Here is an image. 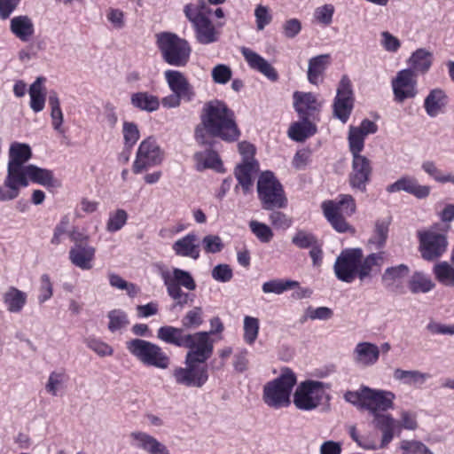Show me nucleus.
<instances>
[{
	"instance_id": "obj_44",
	"label": "nucleus",
	"mask_w": 454,
	"mask_h": 454,
	"mask_svg": "<svg viewBox=\"0 0 454 454\" xmlns=\"http://www.w3.org/2000/svg\"><path fill=\"white\" fill-rule=\"evenodd\" d=\"M408 286L412 294L428 293L433 290L435 284L427 275L422 272H414L408 282Z\"/></svg>"
},
{
	"instance_id": "obj_24",
	"label": "nucleus",
	"mask_w": 454,
	"mask_h": 454,
	"mask_svg": "<svg viewBox=\"0 0 454 454\" xmlns=\"http://www.w3.org/2000/svg\"><path fill=\"white\" fill-rule=\"evenodd\" d=\"M95 253L94 247L77 244L69 250L68 258L75 267L82 270H89L93 267Z\"/></svg>"
},
{
	"instance_id": "obj_22",
	"label": "nucleus",
	"mask_w": 454,
	"mask_h": 454,
	"mask_svg": "<svg viewBox=\"0 0 454 454\" xmlns=\"http://www.w3.org/2000/svg\"><path fill=\"white\" fill-rule=\"evenodd\" d=\"M200 244L198 236L190 232L176 240L172 245V250L177 256L197 260L200 256Z\"/></svg>"
},
{
	"instance_id": "obj_48",
	"label": "nucleus",
	"mask_w": 454,
	"mask_h": 454,
	"mask_svg": "<svg viewBox=\"0 0 454 454\" xmlns=\"http://www.w3.org/2000/svg\"><path fill=\"white\" fill-rule=\"evenodd\" d=\"M260 329V322L257 317L252 316H245L243 319V339L244 341L252 345L256 340Z\"/></svg>"
},
{
	"instance_id": "obj_10",
	"label": "nucleus",
	"mask_w": 454,
	"mask_h": 454,
	"mask_svg": "<svg viewBox=\"0 0 454 454\" xmlns=\"http://www.w3.org/2000/svg\"><path fill=\"white\" fill-rule=\"evenodd\" d=\"M361 248H348L343 250L337 257L333 269L338 279L351 283L359 275Z\"/></svg>"
},
{
	"instance_id": "obj_64",
	"label": "nucleus",
	"mask_w": 454,
	"mask_h": 454,
	"mask_svg": "<svg viewBox=\"0 0 454 454\" xmlns=\"http://www.w3.org/2000/svg\"><path fill=\"white\" fill-rule=\"evenodd\" d=\"M106 20L117 30L122 29L126 26L125 13L118 8H109L106 11Z\"/></svg>"
},
{
	"instance_id": "obj_20",
	"label": "nucleus",
	"mask_w": 454,
	"mask_h": 454,
	"mask_svg": "<svg viewBox=\"0 0 454 454\" xmlns=\"http://www.w3.org/2000/svg\"><path fill=\"white\" fill-rule=\"evenodd\" d=\"M352 358L358 366H372L379 361L380 348L370 341H360L352 351Z\"/></svg>"
},
{
	"instance_id": "obj_40",
	"label": "nucleus",
	"mask_w": 454,
	"mask_h": 454,
	"mask_svg": "<svg viewBox=\"0 0 454 454\" xmlns=\"http://www.w3.org/2000/svg\"><path fill=\"white\" fill-rule=\"evenodd\" d=\"M435 279L446 287H454V267L448 262H440L434 265Z\"/></svg>"
},
{
	"instance_id": "obj_17",
	"label": "nucleus",
	"mask_w": 454,
	"mask_h": 454,
	"mask_svg": "<svg viewBox=\"0 0 454 454\" xmlns=\"http://www.w3.org/2000/svg\"><path fill=\"white\" fill-rule=\"evenodd\" d=\"M352 170L348 176L349 184L353 189L364 192L372 172L371 161L362 154L352 156Z\"/></svg>"
},
{
	"instance_id": "obj_11",
	"label": "nucleus",
	"mask_w": 454,
	"mask_h": 454,
	"mask_svg": "<svg viewBox=\"0 0 454 454\" xmlns=\"http://www.w3.org/2000/svg\"><path fill=\"white\" fill-rule=\"evenodd\" d=\"M162 160L163 152L160 147L155 139L148 137L142 141L138 147L132 170L135 174H139L149 168L160 164Z\"/></svg>"
},
{
	"instance_id": "obj_52",
	"label": "nucleus",
	"mask_w": 454,
	"mask_h": 454,
	"mask_svg": "<svg viewBox=\"0 0 454 454\" xmlns=\"http://www.w3.org/2000/svg\"><path fill=\"white\" fill-rule=\"evenodd\" d=\"M364 139L365 137L362 135V131L357 129L356 126H349L348 142L352 156L361 155L360 153L364 147Z\"/></svg>"
},
{
	"instance_id": "obj_29",
	"label": "nucleus",
	"mask_w": 454,
	"mask_h": 454,
	"mask_svg": "<svg viewBox=\"0 0 454 454\" xmlns=\"http://www.w3.org/2000/svg\"><path fill=\"white\" fill-rule=\"evenodd\" d=\"M409 272V267L403 263L387 267L381 274L380 280L387 289L396 292L402 286L403 281Z\"/></svg>"
},
{
	"instance_id": "obj_50",
	"label": "nucleus",
	"mask_w": 454,
	"mask_h": 454,
	"mask_svg": "<svg viewBox=\"0 0 454 454\" xmlns=\"http://www.w3.org/2000/svg\"><path fill=\"white\" fill-rule=\"evenodd\" d=\"M170 283H176L179 287H184L189 291L196 289V282L192 274L184 270L179 268H174L172 271V277H169Z\"/></svg>"
},
{
	"instance_id": "obj_21",
	"label": "nucleus",
	"mask_w": 454,
	"mask_h": 454,
	"mask_svg": "<svg viewBox=\"0 0 454 454\" xmlns=\"http://www.w3.org/2000/svg\"><path fill=\"white\" fill-rule=\"evenodd\" d=\"M240 51L250 68L262 74L270 81L278 80V72L264 58L249 48L243 47Z\"/></svg>"
},
{
	"instance_id": "obj_2",
	"label": "nucleus",
	"mask_w": 454,
	"mask_h": 454,
	"mask_svg": "<svg viewBox=\"0 0 454 454\" xmlns=\"http://www.w3.org/2000/svg\"><path fill=\"white\" fill-rule=\"evenodd\" d=\"M156 44L163 60L174 67H184L191 56L189 43L171 32H161L155 35Z\"/></svg>"
},
{
	"instance_id": "obj_19",
	"label": "nucleus",
	"mask_w": 454,
	"mask_h": 454,
	"mask_svg": "<svg viewBox=\"0 0 454 454\" xmlns=\"http://www.w3.org/2000/svg\"><path fill=\"white\" fill-rule=\"evenodd\" d=\"M386 190L389 193L405 192L419 200L427 198L431 192L430 186L419 184L415 177L410 176L400 177L395 183L387 185Z\"/></svg>"
},
{
	"instance_id": "obj_57",
	"label": "nucleus",
	"mask_w": 454,
	"mask_h": 454,
	"mask_svg": "<svg viewBox=\"0 0 454 454\" xmlns=\"http://www.w3.org/2000/svg\"><path fill=\"white\" fill-rule=\"evenodd\" d=\"M202 309L194 307L190 309L182 319V325L185 329L197 328L203 323Z\"/></svg>"
},
{
	"instance_id": "obj_32",
	"label": "nucleus",
	"mask_w": 454,
	"mask_h": 454,
	"mask_svg": "<svg viewBox=\"0 0 454 454\" xmlns=\"http://www.w3.org/2000/svg\"><path fill=\"white\" fill-rule=\"evenodd\" d=\"M27 294L14 286L9 287L3 294V302L6 309L12 314L20 313L27 304Z\"/></svg>"
},
{
	"instance_id": "obj_14",
	"label": "nucleus",
	"mask_w": 454,
	"mask_h": 454,
	"mask_svg": "<svg viewBox=\"0 0 454 454\" xmlns=\"http://www.w3.org/2000/svg\"><path fill=\"white\" fill-rule=\"evenodd\" d=\"M354 106L353 91L348 77L341 78L333 102V115L342 123H346Z\"/></svg>"
},
{
	"instance_id": "obj_35",
	"label": "nucleus",
	"mask_w": 454,
	"mask_h": 454,
	"mask_svg": "<svg viewBox=\"0 0 454 454\" xmlns=\"http://www.w3.org/2000/svg\"><path fill=\"white\" fill-rule=\"evenodd\" d=\"M258 162H242L235 168V176L244 192H247L253 185V176L258 172Z\"/></svg>"
},
{
	"instance_id": "obj_12",
	"label": "nucleus",
	"mask_w": 454,
	"mask_h": 454,
	"mask_svg": "<svg viewBox=\"0 0 454 454\" xmlns=\"http://www.w3.org/2000/svg\"><path fill=\"white\" fill-rule=\"evenodd\" d=\"M184 348H188L184 358L188 361L205 364L213 354L214 344L209 333L197 332L188 335L186 345Z\"/></svg>"
},
{
	"instance_id": "obj_41",
	"label": "nucleus",
	"mask_w": 454,
	"mask_h": 454,
	"mask_svg": "<svg viewBox=\"0 0 454 454\" xmlns=\"http://www.w3.org/2000/svg\"><path fill=\"white\" fill-rule=\"evenodd\" d=\"M328 54H321L309 60L308 79L312 84H317L320 75L324 73L328 64Z\"/></svg>"
},
{
	"instance_id": "obj_25",
	"label": "nucleus",
	"mask_w": 454,
	"mask_h": 454,
	"mask_svg": "<svg viewBox=\"0 0 454 454\" xmlns=\"http://www.w3.org/2000/svg\"><path fill=\"white\" fill-rule=\"evenodd\" d=\"M168 85L172 92L184 95V100L190 102L194 98L192 86L185 76L176 70H167L164 74Z\"/></svg>"
},
{
	"instance_id": "obj_51",
	"label": "nucleus",
	"mask_w": 454,
	"mask_h": 454,
	"mask_svg": "<svg viewBox=\"0 0 454 454\" xmlns=\"http://www.w3.org/2000/svg\"><path fill=\"white\" fill-rule=\"evenodd\" d=\"M107 317L109 319L108 330L111 333H115L126 328L129 320L126 312L121 309H113L108 312Z\"/></svg>"
},
{
	"instance_id": "obj_56",
	"label": "nucleus",
	"mask_w": 454,
	"mask_h": 454,
	"mask_svg": "<svg viewBox=\"0 0 454 454\" xmlns=\"http://www.w3.org/2000/svg\"><path fill=\"white\" fill-rule=\"evenodd\" d=\"M397 434L401 432V429L416 430L418 428L417 414L411 411L402 410L400 412V419L397 420Z\"/></svg>"
},
{
	"instance_id": "obj_60",
	"label": "nucleus",
	"mask_w": 454,
	"mask_h": 454,
	"mask_svg": "<svg viewBox=\"0 0 454 454\" xmlns=\"http://www.w3.org/2000/svg\"><path fill=\"white\" fill-rule=\"evenodd\" d=\"M400 450L405 454H427L429 449L421 442L415 440H403L400 442Z\"/></svg>"
},
{
	"instance_id": "obj_4",
	"label": "nucleus",
	"mask_w": 454,
	"mask_h": 454,
	"mask_svg": "<svg viewBox=\"0 0 454 454\" xmlns=\"http://www.w3.org/2000/svg\"><path fill=\"white\" fill-rule=\"evenodd\" d=\"M125 345L129 354L145 365L161 370H166L170 365L169 356L153 342L136 338L126 341Z\"/></svg>"
},
{
	"instance_id": "obj_34",
	"label": "nucleus",
	"mask_w": 454,
	"mask_h": 454,
	"mask_svg": "<svg viewBox=\"0 0 454 454\" xmlns=\"http://www.w3.org/2000/svg\"><path fill=\"white\" fill-rule=\"evenodd\" d=\"M447 104V97L443 90L440 89L432 90L426 97L424 108L430 117H436L442 113Z\"/></svg>"
},
{
	"instance_id": "obj_63",
	"label": "nucleus",
	"mask_w": 454,
	"mask_h": 454,
	"mask_svg": "<svg viewBox=\"0 0 454 454\" xmlns=\"http://www.w3.org/2000/svg\"><path fill=\"white\" fill-rule=\"evenodd\" d=\"M39 295L37 297L40 304L44 303L50 300L53 295V286L48 274H43L40 278V289Z\"/></svg>"
},
{
	"instance_id": "obj_61",
	"label": "nucleus",
	"mask_w": 454,
	"mask_h": 454,
	"mask_svg": "<svg viewBox=\"0 0 454 454\" xmlns=\"http://www.w3.org/2000/svg\"><path fill=\"white\" fill-rule=\"evenodd\" d=\"M211 75L214 82L226 84L231 79L232 71L228 66L218 64L212 69Z\"/></svg>"
},
{
	"instance_id": "obj_26",
	"label": "nucleus",
	"mask_w": 454,
	"mask_h": 454,
	"mask_svg": "<svg viewBox=\"0 0 454 454\" xmlns=\"http://www.w3.org/2000/svg\"><path fill=\"white\" fill-rule=\"evenodd\" d=\"M372 424L382 432L380 442V448H385L394 438V435L398 427L397 420H395L390 414L385 412H379L372 414Z\"/></svg>"
},
{
	"instance_id": "obj_49",
	"label": "nucleus",
	"mask_w": 454,
	"mask_h": 454,
	"mask_svg": "<svg viewBox=\"0 0 454 454\" xmlns=\"http://www.w3.org/2000/svg\"><path fill=\"white\" fill-rule=\"evenodd\" d=\"M299 282L294 280L272 279L262 284V290L264 294H281L284 292L298 286Z\"/></svg>"
},
{
	"instance_id": "obj_59",
	"label": "nucleus",
	"mask_w": 454,
	"mask_h": 454,
	"mask_svg": "<svg viewBox=\"0 0 454 454\" xmlns=\"http://www.w3.org/2000/svg\"><path fill=\"white\" fill-rule=\"evenodd\" d=\"M66 381V375L63 372H53L50 374L45 389L51 395L56 396L63 387Z\"/></svg>"
},
{
	"instance_id": "obj_46",
	"label": "nucleus",
	"mask_w": 454,
	"mask_h": 454,
	"mask_svg": "<svg viewBox=\"0 0 454 454\" xmlns=\"http://www.w3.org/2000/svg\"><path fill=\"white\" fill-rule=\"evenodd\" d=\"M194 158L199 170L205 168L218 170L222 167V161L218 154L212 150L196 153Z\"/></svg>"
},
{
	"instance_id": "obj_23",
	"label": "nucleus",
	"mask_w": 454,
	"mask_h": 454,
	"mask_svg": "<svg viewBox=\"0 0 454 454\" xmlns=\"http://www.w3.org/2000/svg\"><path fill=\"white\" fill-rule=\"evenodd\" d=\"M129 437L134 447L148 454H169L168 450L164 444L146 433L135 431L129 434Z\"/></svg>"
},
{
	"instance_id": "obj_62",
	"label": "nucleus",
	"mask_w": 454,
	"mask_h": 454,
	"mask_svg": "<svg viewBox=\"0 0 454 454\" xmlns=\"http://www.w3.org/2000/svg\"><path fill=\"white\" fill-rule=\"evenodd\" d=\"M201 244L207 254H216L223 248L222 239L217 235L209 234L205 236L201 240Z\"/></svg>"
},
{
	"instance_id": "obj_43",
	"label": "nucleus",
	"mask_w": 454,
	"mask_h": 454,
	"mask_svg": "<svg viewBox=\"0 0 454 454\" xmlns=\"http://www.w3.org/2000/svg\"><path fill=\"white\" fill-rule=\"evenodd\" d=\"M162 278L167 287V292L168 295L176 301V305L183 307L189 301H192L193 295H191L188 293H184L182 288L179 287V285H176V283H170L168 272L162 273Z\"/></svg>"
},
{
	"instance_id": "obj_53",
	"label": "nucleus",
	"mask_w": 454,
	"mask_h": 454,
	"mask_svg": "<svg viewBox=\"0 0 454 454\" xmlns=\"http://www.w3.org/2000/svg\"><path fill=\"white\" fill-rule=\"evenodd\" d=\"M128 221V213L124 209H117L109 213L106 229L108 232L120 231Z\"/></svg>"
},
{
	"instance_id": "obj_5",
	"label": "nucleus",
	"mask_w": 454,
	"mask_h": 454,
	"mask_svg": "<svg viewBox=\"0 0 454 454\" xmlns=\"http://www.w3.org/2000/svg\"><path fill=\"white\" fill-rule=\"evenodd\" d=\"M258 198L265 210L285 208L287 206V198L282 184L272 172H262L257 181Z\"/></svg>"
},
{
	"instance_id": "obj_9",
	"label": "nucleus",
	"mask_w": 454,
	"mask_h": 454,
	"mask_svg": "<svg viewBox=\"0 0 454 454\" xmlns=\"http://www.w3.org/2000/svg\"><path fill=\"white\" fill-rule=\"evenodd\" d=\"M184 367L173 370V377L176 384L185 387H202L208 380V372L201 363L188 361L184 358Z\"/></svg>"
},
{
	"instance_id": "obj_1",
	"label": "nucleus",
	"mask_w": 454,
	"mask_h": 454,
	"mask_svg": "<svg viewBox=\"0 0 454 454\" xmlns=\"http://www.w3.org/2000/svg\"><path fill=\"white\" fill-rule=\"evenodd\" d=\"M240 135L235 114L224 102L212 100L205 104L200 124L195 129V138L200 144H210L207 136L232 143L238 141Z\"/></svg>"
},
{
	"instance_id": "obj_31",
	"label": "nucleus",
	"mask_w": 454,
	"mask_h": 454,
	"mask_svg": "<svg viewBox=\"0 0 454 454\" xmlns=\"http://www.w3.org/2000/svg\"><path fill=\"white\" fill-rule=\"evenodd\" d=\"M189 334L190 333H186L184 332V328L175 327L172 325L160 326L157 330V338L160 340L176 347L184 348V346L186 345Z\"/></svg>"
},
{
	"instance_id": "obj_42",
	"label": "nucleus",
	"mask_w": 454,
	"mask_h": 454,
	"mask_svg": "<svg viewBox=\"0 0 454 454\" xmlns=\"http://www.w3.org/2000/svg\"><path fill=\"white\" fill-rule=\"evenodd\" d=\"M432 53L425 49H419L412 53L409 63L412 71L425 74L432 65Z\"/></svg>"
},
{
	"instance_id": "obj_37",
	"label": "nucleus",
	"mask_w": 454,
	"mask_h": 454,
	"mask_svg": "<svg viewBox=\"0 0 454 454\" xmlns=\"http://www.w3.org/2000/svg\"><path fill=\"white\" fill-rule=\"evenodd\" d=\"M430 378L431 375L429 373L422 372L418 370H403L398 368L394 371L395 380L413 387L422 386Z\"/></svg>"
},
{
	"instance_id": "obj_33",
	"label": "nucleus",
	"mask_w": 454,
	"mask_h": 454,
	"mask_svg": "<svg viewBox=\"0 0 454 454\" xmlns=\"http://www.w3.org/2000/svg\"><path fill=\"white\" fill-rule=\"evenodd\" d=\"M23 177L26 181V184H21L22 187H27L29 181L43 186H51L53 184L52 172L34 164H28L27 167H26V169L23 171Z\"/></svg>"
},
{
	"instance_id": "obj_55",
	"label": "nucleus",
	"mask_w": 454,
	"mask_h": 454,
	"mask_svg": "<svg viewBox=\"0 0 454 454\" xmlns=\"http://www.w3.org/2000/svg\"><path fill=\"white\" fill-rule=\"evenodd\" d=\"M84 343L99 356H110L114 353L113 348L99 339L89 337L84 340Z\"/></svg>"
},
{
	"instance_id": "obj_18",
	"label": "nucleus",
	"mask_w": 454,
	"mask_h": 454,
	"mask_svg": "<svg viewBox=\"0 0 454 454\" xmlns=\"http://www.w3.org/2000/svg\"><path fill=\"white\" fill-rule=\"evenodd\" d=\"M187 19L192 22L197 41L202 44H209L218 40V32L207 17L195 14L188 9Z\"/></svg>"
},
{
	"instance_id": "obj_8",
	"label": "nucleus",
	"mask_w": 454,
	"mask_h": 454,
	"mask_svg": "<svg viewBox=\"0 0 454 454\" xmlns=\"http://www.w3.org/2000/svg\"><path fill=\"white\" fill-rule=\"evenodd\" d=\"M322 208L325 218L337 231L345 232L349 229L344 215H351L356 211V203L351 195L342 194L338 201H325Z\"/></svg>"
},
{
	"instance_id": "obj_58",
	"label": "nucleus",
	"mask_w": 454,
	"mask_h": 454,
	"mask_svg": "<svg viewBox=\"0 0 454 454\" xmlns=\"http://www.w3.org/2000/svg\"><path fill=\"white\" fill-rule=\"evenodd\" d=\"M301 22L296 18L285 20L281 26L282 35L286 39L295 38L301 33Z\"/></svg>"
},
{
	"instance_id": "obj_3",
	"label": "nucleus",
	"mask_w": 454,
	"mask_h": 454,
	"mask_svg": "<svg viewBox=\"0 0 454 454\" xmlns=\"http://www.w3.org/2000/svg\"><path fill=\"white\" fill-rule=\"evenodd\" d=\"M295 384V374L290 369L283 370L278 378L264 386L263 402L275 409L289 405L290 395Z\"/></svg>"
},
{
	"instance_id": "obj_16",
	"label": "nucleus",
	"mask_w": 454,
	"mask_h": 454,
	"mask_svg": "<svg viewBox=\"0 0 454 454\" xmlns=\"http://www.w3.org/2000/svg\"><path fill=\"white\" fill-rule=\"evenodd\" d=\"M392 89L396 102L402 103L407 98H415L418 90L414 71L411 69L399 71L392 81Z\"/></svg>"
},
{
	"instance_id": "obj_15",
	"label": "nucleus",
	"mask_w": 454,
	"mask_h": 454,
	"mask_svg": "<svg viewBox=\"0 0 454 454\" xmlns=\"http://www.w3.org/2000/svg\"><path fill=\"white\" fill-rule=\"evenodd\" d=\"M395 395L387 390L365 387L364 393V409L371 414L385 412L394 407Z\"/></svg>"
},
{
	"instance_id": "obj_7",
	"label": "nucleus",
	"mask_w": 454,
	"mask_h": 454,
	"mask_svg": "<svg viewBox=\"0 0 454 454\" xmlns=\"http://www.w3.org/2000/svg\"><path fill=\"white\" fill-rule=\"evenodd\" d=\"M327 385L318 380H305L298 385L294 394V404L298 410L317 409L326 395Z\"/></svg>"
},
{
	"instance_id": "obj_30",
	"label": "nucleus",
	"mask_w": 454,
	"mask_h": 454,
	"mask_svg": "<svg viewBox=\"0 0 454 454\" xmlns=\"http://www.w3.org/2000/svg\"><path fill=\"white\" fill-rule=\"evenodd\" d=\"M10 30L20 41L28 42L34 36L35 25L29 16L19 15L11 20Z\"/></svg>"
},
{
	"instance_id": "obj_28",
	"label": "nucleus",
	"mask_w": 454,
	"mask_h": 454,
	"mask_svg": "<svg viewBox=\"0 0 454 454\" xmlns=\"http://www.w3.org/2000/svg\"><path fill=\"white\" fill-rule=\"evenodd\" d=\"M294 106L301 118L309 117L311 114L318 112L321 103L317 100L316 95L311 92L294 93Z\"/></svg>"
},
{
	"instance_id": "obj_6",
	"label": "nucleus",
	"mask_w": 454,
	"mask_h": 454,
	"mask_svg": "<svg viewBox=\"0 0 454 454\" xmlns=\"http://www.w3.org/2000/svg\"><path fill=\"white\" fill-rule=\"evenodd\" d=\"M450 226L447 225L443 231H439L438 224L418 231L419 249L421 257L426 261H435L441 257L449 246L447 233Z\"/></svg>"
},
{
	"instance_id": "obj_13",
	"label": "nucleus",
	"mask_w": 454,
	"mask_h": 454,
	"mask_svg": "<svg viewBox=\"0 0 454 454\" xmlns=\"http://www.w3.org/2000/svg\"><path fill=\"white\" fill-rule=\"evenodd\" d=\"M8 156L7 174L25 182L23 171L32 158L31 147L27 144L14 142L10 145Z\"/></svg>"
},
{
	"instance_id": "obj_54",
	"label": "nucleus",
	"mask_w": 454,
	"mask_h": 454,
	"mask_svg": "<svg viewBox=\"0 0 454 454\" xmlns=\"http://www.w3.org/2000/svg\"><path fill=\"white\" fill-rule=\"evenodd\" d=\"M249 228L254 236L262 243H269L273 238L272 230L265 223L252 220L249 223Z\"/></svg>"
},
{
	"instance_id": "obj_36",
	"label": "nucleus",
	"mask_w": 454,
	"mask_h": 454,
	"mask_svg": "<svg viewBox=\"0 0 454 454\" xmlns=\"http://www.w3.org/2000/svg\"><path fill=\"white\" fill-rule=\"evenodd\" d=\"M301 119V121L293 123L288 129L289 137L296 142H303L317 132L316 125L309 121V117Z\"/></svg>"
},
{
	"instance_id": "obj_27",
	"label": "nucleus",
	"mask_w": 454,
	"mask_h": 454,
	"mask_svg": "<svg viewBox=\"0 0 454 454\" xmlns=\"http://www.w3.org/2000/svg\"><path fill=\"white\" fill-rule=\"evenodd\" d=\"M385 251L372 253L365 257L362 254L359 266V280L364 281L371 278L373 274L379 273L385 263Z\"/></svg>"
},
{
	"instance_id": "obj_39",
	"label": "nucleus",
	"mask_w": 454,
	"mask_h": 454,
	"mask_svg": "<svg viewBox=\"0 0 454 454\" xmlns=\"http://www.w3.org/2000/svg\"><path fill=\"white\" fill-rule=\"evenodd\" d=\"M21 184H26L22 179L6 175L4 186H0V201H9L16 199L20 193Z\"/></svg>"
},
{
	"instance_id": "obj_45",
	"label": "nucleus",
	"mask_w": 454,
	"mask_h": 454,
	"mask_svg": "<svg viewBox=\"0 0 454 454\" xmlns=\"http://www.w3.org/2000/svg\"><path fill=\"white\" fill-rule=\"evenodd\" d=\"M44 78L37 77L29 89L30 107L35 112H41L44 108L45 95L43 92V83Z\"/></svg>"
},
{
	"instance_id": "obj_38",
	"label": "nucleus",
	"mask_w": 454,
	"mask_h": 454,
	"mask_svg": "<svg viewBox=\"0 0 454 454\" xmlns=\"http://www.w3.org/2000/svg\"><path fill=\"white\" fill-rule=\"evenodd\" d=\"M131 105L139 110L154 112L160 106L159 98L148 92H137L131 95Z\"/></svg>"
},
{
	"instance_id": "obj_47",
	"label": "nucleus",
	"mask_w": 454,
	"mask_h": 454,
	"mask_svg": "<svg viewBox=\"0 0 454 454\" xmlns=\"http://www.w3.org/2000/svg\"><path fill=\"white\" fill-rule=\"evenodd\" d=\"M388 234V223L386 221H377L375 223L374 233L369 239L368 244L372 249L379 250L385 247Z\"/></svg>"
}]
</instances>
